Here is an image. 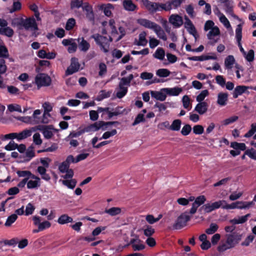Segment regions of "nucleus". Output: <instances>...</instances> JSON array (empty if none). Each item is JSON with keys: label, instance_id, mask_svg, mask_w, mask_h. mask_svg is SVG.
<instances>
[{"label": "nucleus", "instance_id": "49530a36", "mask_svg": "<svg viewBox=\"0 0 256 256\" xmlns=\"http://www.w3.org/2000/svg\"><path fill=\"white\" fill-rule=\"evenodd\" d=\"M219 28L217 26L212 28L207 34L208 38L210 40L212 38V36H218L220 34Z\"/></svg>", "mask_w": 256, "mask_h": 256}, {"label": "nucleus", "instance_id": "72a5a7b5", "mask_svg": "<svg viewBox=\"0 0 256 256\" xmlns=\"http://www.w3.org/2000/svg\"><path fill=\"white\" fill-rule=\"evenodd\" d=\"M13 30L10 27L0 28V34L6 36L8 37H12L14 35Z\"/></svg>", "mask_w": 256, "mask_h": 256}, {"label": "nucleus", "instance_id": "c756f323", "mask_svg": "<svg viewBox=\"0 0 256 256\" xmlns=\"http://www.w3.org/2000/svg\"><path fill=\"white\" fill-rule=\"evenodd\" d=\"M32 131L30 130L26 129L20 133H16V138L18 140L25 139L32 135Z\"/></svg>", "mask_w": 256, "mask_h": 256}, {"label": "nucleus", "instance_id": "20e7f679", "mask_svg": "<svg viewBox=\"0 0 256 256\" xmlns=\"http://www.w3.org/2000/svg\"><path fill=\"white\" fill-rule=\"evenodd\" d=\"M190 220V216L187 212L182 213L176 218L172 225L174 230H180L186 226L188 222Z\"/></svg>", "mask_w": 256, "mask_h": 256}, {"label": "nucleus", "instance_id": "b1692460", "mask_svg": "<svg viewBox=\"0 0 256 256\" xmlns=\"http://www.w3.org/2000/svg\"><path fill=\"white\" fill-rule=\"evenodd\" d=\"M188 59L190 60L194 61H204L208 60H216V56H204L202 55L200 56H194L191 57H188Z\"/></svg>", "mask_w": 256, "mask_h": 256}, {"label": "nucleus", "instance_id": "dca6fc26", "mask_svg": "<svg viewBox=\"0 0 256 256\" xmlns=\"http://www.w3.org/2000/svg\"><path fill=\"white\" fill-rule=\"evenodd\" d=\"M137 22L140 26L152 30L157 24L156 23L145 18L138 19Z\"/></svg>", "mask_w": 256, "mask_h": 256}, {"label": "nucleus", "instance_id": "f3484780", "mask_svg": "<svg viewBox=\"0 0 256 256\" xmlns=\"http://www.w3.org/2000/svg\"><path fill=\"white\" fill-rule=\"evenodd\" d=\"M208 108V104L206 102H199L196 106L194 110L202 115L206 112Z\"/></svg>", "mask_w": 256, "mask_h": 256}, {"label": "nucleus", "instance_id": "c03bdc74", "mask_svg": "<svg viewBox=\"0 0 256 256\" xmlns=\"http://www.w3.org/2000/svg\"><path fill=\"white\" fill-rule=\"evenodd\" d=\"M253 204L252 202H236V208L243 209L246 208L250 207L251 205Z\"/></svg>", "mask_w": 256, "mask_h": 256}, {"label": "nucleus", "instance_id": "7ed1b4c3", "mask_svg": "<svg viewBox=\"0 0 256 256\" xmlns=\"http://www.w3.org/2000/svg\"><path fill=\"white\" fill-rule=\"evenodd\" d=\"M35 84L39 89L42 86H48L52 83L50 77L44 73H39L35 77Z\"/></svg>", "mask_w": 256, "mask_h": 256}, {"label": "nucleus", "instance_id": "774afa93", "mask_svg": "<svg viewBox=\"0 0 256 256\" xmlns=\"http://www.w3.org/2000/svg\"><path fill=\"white\" fill-rule=\"evenodd\" d=\"M245 154H246L251 158L256 160V150L253 148L246 150Z\"/></svg>", "mask_w": 256, "mask_h": 256}, {"label": "nucleus", "instance_id": "7c9ffc66", "mask_svg": "<svg viewBox=\"0 0 256 256\" xmlns=\"http://www.w3.org/2000/svg\"><path fill=\"white\" fill-rule=\"evenodd\" d=\"M146 32H140L139 34L138 41L137 42L136 44L137 46H145L148 43V40H146Z\"/></svg>", "mask_w": 256, "mask_h": 256}, {"label": "nucleus", "instance_id": "cd10ccee", "mask_svg": "<svg viewBox=\"0 0 256 256\" xmlns=\"http://www.w3.org/2000/svg\"><path fill=\"white\" fill-rule=\"evenodd\" d=\"M162 90H163L166 92L167 94L170 96H178L180 92L182 91L181 88H165L162 89Z\"/></svg>", "mask_w": 256, "mask_h": 256}, {"label": "nucleus", "instance_id": "f257e3e1", "mask_svg": "<svg viewBox=\"0 0 256 256\" xmlns=\"http://www.w3.org/2000/svg\"><path fill=\"white\" fill-rule=\"evenodd\" d=\"M225 243L220 245L218 248L219 252H224L228 249L234 248L242 240V235L236 232H233L226 235Z\"/></svg>", "mask_w": 256, "mask_h": 256}, {"label": "nucleus", "instance_id": "e433bc0d", "mask_svg": "<svg viewBox=\"0 0 256 256\" xmlns=\"http://www.w3.org/2000/svg\"><path fill=\"white\" fill-rule=\"evenodd\" d=\"M234 62L235 60L233 56L230 55L228 56L224 60L225 66L228 69L232 68Z\"/></svg>", "mask_w": 256, "mask_h": 256}, {"label": "nucleus", "instance_id": "a19ab883", "mask_svg": "<svg viewBox=\"0 0 256 256\" xmlns=\"http://www.w3.org/2000/svg\"><path fill=\"white\" fill-rule=\"evenodd\" d=\"M41 114V111L40 110H36L34 111L33 115L31 118H32L33 124H38L40 123V118L38 117Z\"/></svg>", "mask_w": 256, "mask_h": 256}, {"label": "nucleus", "instance_id": "13d9d810", "mask_svg": "<svg viewBox=\"0 0 256 256\" xmlns=\"http://www.w3.org/2000/svg\"><path fill=\"white\" fill-rule=\"evenodd\" d=\"M75 24H76L75 20L74 18H69L66 23L65 28L67 30H70L74 28Z\"/></svg>", "mask_w": 256, "mask_h": 256}, {"label": "nucleus", "instance_id": "473e14b6", "mask_svg": "<svg viewBox=\"0 0 256 256\" xmlns=\"http://www.w3.org/2000/svg\"><path fill=\"white\" fill-rule=\"evenodd\" d=\"M112 112H110V118L114 116H117L124 114L125 109L122 106H118L115 109L111 108Z\"/></svg>", "mask_w": 256, "mask_h": 256}, {"label": "nucleus", "instance_id": "0eeeda50", "mask_svg": "<svg viewBox=\"0 0 256 256\" xmlns=\"http://www.w3.org/2000/svg\"><path fill=\"white\" fill-rule=\"evenodd\" d=\"M80 67V64L78 62V58H72L70 65L66 70V76L70 75L76 72H77L78 71Z\"/></svg>", "mask_w": 256, "mask_h": 256}, {"label": "nucleus", "instance_id": "1a4fd4ad", "mask_svg": "<svg viewBox=\"0 0 256 256\" xmlns=\"http://www.w3.org/2000/svg\"><path fill=\"white\" fill-rule=\"evenodd\" d=\"M206 201V198L204 196H200L196 198L194 202L192 204V208H190V213L192 214H194L198 207L203 204Z\"/></svg>", "mask_w": 256, "mask_h": 256}, {"label": "nucleus", "instance_id": "4d7b16f0", "mask_svg": "<svg viewBox=\"0 0 256 256\" xmlns=\"http://www.w3.org/2000/svg\"><path fill=\"white\" fill-rule=\"evenodd\" d=\"M158 11H162L164 10L165 11H170L171 10L170 4H168V2L165 4L158 2Z\"/></svg>", "mask_w": 256, "mask_h": 256}, {"label": "nucleus", "instance_id": "338daca9", "mask_svg": "<svg viewBox=\"0 0 256 256\" xmlns=\"http://www.w3.org/2000/svg\"><path fill=\"white\" fill-rule=\"evenodd\" d=\"M192 130V127L191 126L188 124H186L184 125L183 128H182L181 130V134L184 136H188L191 132Z\"/></svg>", "mask_w": 256, "mask_h": 256}, {"label": "nucleus", "instance_id": "f8f14e48", "mask_svg": "<svg viewBox=\"0 0 256 256\" xmlns=\"http://www.w3.org/2000/svg\"><path fill=\"white\" fill-rule=\"evenodd\" d=\"M184 28L187 30L188 32L192 34L196 39V30L193 24L192 21L190 20V18L186 16H184Z\"/></svg>", "mask_w": 256, "mask_h": 256}, {"label": "nucleus", "instance_id": "9b49d317", "mask_svg": "<svg viewBox=\"0 0 256 256\" xmlns=\"http://www.w3.org/2000/svg\"><path fill=\"white\" fill-rule=\"evenodd\" d=\"M142 0L143 4L150 14H154L158 11V2H152L149 0Z\"/></svg>", "mask_w": 256, "mask_h": 256}, {"label": "nucleus", "instance_id": "09e8293b", "mask_svg": "<svg viewBox=\"0 0 256 256\" xmlns=\"http://www.w3.org/2000/svg\"><path fill=\"white\" fill-rule=\"evenodd\" d=\"M13 2L12 8L10 10V12L12 13L14 12L20 10L22 8V4L19 1H15Z\"/></svg>", "mask_w": 256, "mask_h": 256}, {"label": "nucleus", "instance_id": "a211bd4d", "mask_svg": "<svg viewBox=\"0 0 256 256\" xmlns=\"http://www.w3.org/2000/svg\"><path fill=\"white\" fill-rule=\"evenodd\" d=\"M122 6L124 9L128 12H134L138 8V6L132 0H124L122 2Z\"/></svg>", "mask_w": 256, "mask_h": 256}, {"label": "nucleus", "instance_id": "8fccbe9b", "mask_svg": "<svg viewBox=\"0 0 256 256\" xmlns=\"http://www.w3.org/2000/svg\"><path fill=\"white\" fill-rule=\"evenodd\" d=\"M222 202H224V203H222L221 208L223 209L229 210V209H234L236 208V202H233L231 204H227L225 200H221Z\"/></svg>", "mask_w": 256, "mask_h": 256}, {"label": "nucleus", "instance_id": "39448f33", "mask_svg": "<svg viewBox=\"0 0 256 256\" xmlns=\"http://www.w3.org/2000/svg\"><path fill=\"white\" fill-rule=\"evenodd\" d=\"M222 203H224V202L220 200L212 204H204L200 208V210L202 211L203 210L206 213H210L216 209L221 208Z\"/></svg>", "mask_w": 256, "mask_h": 256}, {"label": "nucleus", "instance_id": "2f4dec72", "mask_svg": "<svg viewBox=\"0 0 256 256\" xmlns=\"http://www.w3.org/2000/svg\"><path fill=\"white\" fill-rule=\"evenodd\" d=\"M122 212L120 208L118 207H112L109 209H106L104 212L111 216H115L119 214Z\"/></svg>", "mask_w": 256, "mask_h": 256}, {"label": "nucleus", "instance_id": "6e6552de", "mask_svg": "<svg viewBox=\"0 0 256 256\" xmlns=\"http://www.w3.org/2000/svg\"><path fill=\"white\" fill-rule=\"evenodd\" d=\"M22 26L26 30H28L30 28L34 30H38L37 24L34 18H29L26 19L23 18Z\"/></svg>", "mask_w": 256, "mask_h": 256}, {"label": "nucleus", "instance_id": "5701e85b", "mask_svg": "<svg viewBox=\"0 0 256 256\" xmlns=\"http://www.w3.org/2000/svg\"><path fill=\"white\" fill-rule=\"evenodd\" d=\"M153 30L156 32V34L160 38L162 39L164 41L167 40V37L164 30L158 24H157L156 25V26L154 28Z\"/></svg>", "mask_w": 256, "mask_h": 256}, {"label": "nucleus", "instance_id": "2eb2a0df", "mask_svg": "<svg viewBox=\"0 0 256 256\" xmlns=\"http://www.w3.org/2000/svg\"><path fill=\"white\" fill-rule=\"evenodd\" d=\"M82 10L86 12V16L90 21L94 20V14L92 7L87 2L84 4Z\"/></svg>", "mask_w": 256, "mask_h": 256}, {"label": "nucleus", "instance_id": "4be33fe9", "mask_svg": "<svg viewBox=\"0 0 256 256\" xmlns=\"http://www.w3.org/2000/svg\"><path fill=\"white\" fill-rule=\"evenodd\" d=\"M162 91V90L161 91H150L151 96L156 100L164 101L166 99V96Z\"/></svg>", "mask_w": 256, "mask_h": 256}, {"label": "nucleus", "instance_id": "f03ea898", "mask_svg": "<svg viewBox=\"0 0 256 256\" xmlns=\"http://www.w3.org/2000/svg\"><path fill=\"white\" fill-rule=\"evenodd\" d=\"M90 38L94 40L96 44L100 46V50L104 53L108 52L110 44L106 36L96 34L91 36Z\"/></svg>", "mask_w": 256, "mask_h": 256}, {"label": "nucleus", "instance_id": "6ab92c4d", "mask_svg": "<svg viewBox=\"0 0 256 256\" xmlns=\"http://www.w3.org/2000/svg\"><path fill=\"white\" fill-rule=\"evenodd\" d=\"M78 48L80 50L86 52L90 49V44L85 40L84 38H78Z\"/></svg>", "mask_w": 256, "mask_h": 256}, {"label": "nucleus", "instance_id": "4c0bfd02", "mask_svg": "<svg viewBox=\"0 0 256 256\" xmlns=\"http://www.w3.org/2000/svg\"><path fill=\"white\" fill-rule=\"evenodd\" d=\"M230 147L236 150H244L246 149V146L244 143H238V142H232Z\"/></svg>", "mask_w": 256, "mask_h": 256}, {"label": "nucleus", "instance_id": "3c124183", "mask_svg": "<svg viewBox=\"0 0 256 256\" xmlns=\"http://www.w3.org/2000/svg\"><path fill=\"white\" fill-rule=\"evenodd\" d=\"M98 112L99 113L102 112V117L104 118V116L106 114H108V118H110V112H112L111 108L109 107H106V108H102V107H98Z\"/></svg>", "mask_w": 256, "mask_h": 256}, {"label": "nucleus", "instance_id": "37998d69", "mask_svg": "<svg viewBox=\"0 0 256 256\" xmlns=\"http://www.w3.org/2000/svg\"><path fill=\"white\" fill-rule=\"evenodd\" d=\"M18 216L16 214H12L9 216L4 224L6 226H10L16 220Z\"/></svg>", "mask_w": 256, "mask_h": 256}, {"label": "nucleus", "instance_id": "aec40b11", "mask_svg": "<svg viewBox=\"0 0 256 256\" xmlns=\"http://www.w3.org/2000/svg\"><path fill=\"white\" fill-rule=\"evenodd\" d=\"M228 100V94L226 92H220L218 95L217 104L220 106L226 104Z\"/></svg>", "mask_w": 256, "mask_h": 256}, {"label": "nucleus", "instance_id": "412c9836", "mask_svg": "<svg viewBox=\"0 0 256 256\" xmlns=\"http://www.w3.org/2000/svg\"><path fill=\"white\" fill-rule=\"evenodd\" d=\"M249 89V86H236L233 92V98H236L242 94Z\"/></svg>", "mask_w": 256, "mask_h": 256}, {"label": "nucleus", "instance_id": "bf43d9fd", "mask_svg": "<svg viewBox=\"0 0 256 256\" xmlns=\"http://www.w3.org/2000/svg\"><path fill=\"white\" fill-rule=\"evenodd\" d=\"M15 118L24 123L33 124L32 118H31L30 116H18L15 117Z\"/></svg>", "mask_w": 256, "mask_h": 256}, {"label": "nucleus", "instance_id": "680f3d73", "mask_svg": "<svg viewBox=\"0 0 256 256\" xmlns=\"http://www.w3.org/2000/svg\"><path fill=\"white\" fill-rule=\"evenodd\" d=\"M114 7L111 4H107L104 8V12L107 16H110L112 14L111 10L114 9Z\"/></svg>", "mask_w": 256, "mask_h": 256}, {"label": "nucleus", "instance_id": "ea45409f", "mask_svg": "<svg viewBox=\"0 0 256 256\" xmlns=\"http://www.w3.org/2000/svg\"><path fill=\"white\" fill-rule=\"evenodd\" d=\"M112 92L110 91L101 90L99 92V94L96 100L98 101H100L104 98H109Z\"/></svg>", "mask_w": 256, "mask_h": 256}, {"label": "nucleus", "instance_id": "de8ad7c7", "mask_svg": "<svg viewBox=\"0 0 256 256\" xmlns=\"http://www.w3.org/2000/svg\"><path fill=\"white\" fill-rule=\"evenodd\" d=\"M170 72L167 69L160 68L156 71V74L160 77H167L170 76Z\"/></svg>", "mask_w": 256, "mask_h": 256}, {"label": "nucleus", "instance_id": "6e6d98bb", "mask_svg": "<svg viewBox=\"0 0 256 256\" xmlns=\"http://www.w3.org/2000/svg\"><path fill=\"white\" fill-rule=\"evenodd\" d=\"M83 2L82 0H74L70 2V8L72 9L74 8H80L84 6Z\"/></svg>", "mask_w": 256, "mask_h": 256}, {"label": "nucleus", "instance_id": "ddd939ff", "mask_svg": "<svg viewBox=\"0 0 256 256\" xmlns=\"http://www.w3.org/2000/svg\"><path fill=\"white\" fill-rule=\"evenodd\" d=\"M52 126H36L37 130L42 131L45 138L49 139L51 138L53 136V133L51 130Z\"/></svg>", "mask_w": 256, "mask_h": 256}, {"label": "nucleus", "instance_id": "a878e982", "mask_svg": "<svg viewBox=\"0 0 256 256\" xmlns=\"http://www.w3.org/2000/svg\"><path fill=\"white\" fill-rule=\"evenodd\" d=\"M72 222L73 218L66 214H62L58 220V222L60 224H67Z\"/></svg>", "mask_w": 256, "mask_h": 256}, {"label": "nucleus", "instance_id": "c9c22d12", "mask_svg": "<svg viewBox=\"0 0 256 256\" xmlns=\"http://www.w3.org/2000/svg\"><path fill=\"white\" fill-rule=\"evenodd\" d=\"M224 6L225 11L227 14H230L234 18H238V17L234 14L232 4L230 2L224 4Z\"/></svg>", "mask_w": 256, "mask_h": 256}, {"label": "nucleus", "instance_id": "69168bd1", "mask_svg": "<svg viewBox=\"0 0 256 256\" xmlns=\"http://www.w3.org/2000/svg\"><path fill=\"white\" fill-rule=\"evenodd\" d=\"M154 230L152 226H147L146 228L144 230V234L146 236L150 237L154 234Z\"/></svg>", "mask_w": 256, "mask_h": 256}, {"label": "nucleus", "instance_id": "9d476101", "mask_svg": "<svg viewBox=\"0 0 256 256\" xmlns=\"http://www.w3.org/2000/svg\"><path fill=\"white\" fill-rule=\"evenodd\" d=\"M168 21L174 28H180L184 22L181 16L178 14H172L170 15L168 18Z\"/></svg>", "mask_w": 256, "mask_h": 256}, {"label": "nucleus", "instance_id": "393cba45", "mask_svg": "<svg viewBox=\"0 0 256 256\" xmlns=\"http://www.w3.org/2000/svg\"><path fill=\"white\" fill-rule=\"evenodd\" d=\"M34 146L32 145L29 146L26 152V156L24 157V162H29L32 158L35 156L34 152Z\"/></svg>", "mask_w": 256, "mask_h": 256}, {"label": "nucleus", "instance_id": "5fc2aeb1", "mask_svg": "<svg viewBox=\"0 0 256 256\" xmlns=\"http://www.w3.org/2000/svg\"><path fill=\"white\" fill-rule=\"evenodd\" d=\"M208 92L206 90H202L200 93L196 96V101L198 102H203V100L206 96L208 95Z\"/></svg>", "mask_w": 256, "mask_h": 256}, {"label": "nucleus", "instance_id": "0e129e2a", "mask_svg": "<svg viewBox=\"0 0 256 256\" xmlns=\"http://www.w3.org/2000/svg\"><path fill=\"white\" fill-rule=\"evenodd\" d=\"M256 132V123H254L251 124V128L246 132L244 136L245 138H250L254 135Z\"/></svg>", "mask_w": 256, "mask_h": 256}, {"label": "nucleus", "instance_id": "58836bf2", "mask_svg": "<svg viewBox=\"0 0 256 256\" xmlns=\"http://www.w3.org/2000/svg\"><path fill=\"white\" fill-rule=\"evenodd\" d=\"M182 121L179 119L174 120L170 125V130L174 131H178L180 128Z\"/></svg>", "mask_w": 256, "mask_h": 256}, {"label": "nucleus", "instance_id": "bb28decb", "mask_svg": "<svg viewBox=\"0 0 256 256\" xmlns=\"http://www.w3.org/2000/svg\"><path fill=\"white\" fill-rule=\"evenodd\" d=\"M250 216V214L240 217L238 218H234L230 220V222L233 224H244L248 220V218Z\"/></svg>", "mask_w": 256, "mask_h": 256}, {"label": "nucleus", "instance_id": "4468645a", "mask_svg": "<svg viewBox=\"0 0 256 256\" xmlns=\"http://www.w3.org/2000/svg\"><path fill=\"white\" fill-rule=\"evenodd\" d=\"M236 37L240 51L242 52L243 55H246V52L243 48L240 42L242 38V26L240 24H239L237 26L236 28Z\"/></svg>", "mask_w": 256, "mask_h": 256}, {"label": "nucleus", "instance_id": "864d4df0", "mask_svg": "<svg viewBox=\"0 0 256 256\" xmlns=\"http://www.w3.org/2000/svg\"><path fill=\"white\" fill-rule=\"evenodd\" d=\"M218 228L216 224L212 223L210 224V228L206 230V232L208 234H212L217 231Z\"/></svg>", "mask_w": 256, "mask_h": 256}, {"label": "nucleus", "instance_id": "a18cd8bd", "mask_svg": "<svg viewBox=\"0 0 256 256\" xmlns=\"http://www.w3.org/2000/svg\"><path fill=\"white\" fill-rule=\"evenodd\" d=\"M120 90L116 92V96L118 98H123L128 92V88L125 86H118Z\"/></svg>", "mask_w": 256, "mask_h": 256}, {"label": "nucleus", "instance_id": "c85d7f7f", "mask_svg": "<svg viewBox=\"0 0 256 256\" xmlns=\"http://www.w3.org/2000/svg\"><path fill=\"white\" fill-rule=\"evenodd\" d=\"M216 10H218V13H216V14L219 16L220 22L223 24L226 28H229L230 27V24L225 16L222 14L218 8H216Z\"/></svg>", "mask_w": 256, "mask_h": 256}, {"label": "nucleus", "instance_id": "79ce46f5", "mask_svg": "<svg viewBox=\"0 0 256 256\" xmlns=\"http://www.w3.org/2000/svg\"><path fill=\"white\" fill-rule=\"evenodd\" d=\"M9 53L8 48L4 45H0V58H8Z\"/></svg>", "mask_w": 256, "mask_h": 256}, {"label": "nucleus", "instance_id": "e2e57ef3", "mask_svg": "<svg viewBox=\"0 0 256 256\" xmlns=\"http://www.w3.org/2000/svg\"><path fill=\"white\" fill-rule=\"evenodd\" d=\"M193 132L196 134H201L204 132V127L202 125L198 124L194 126L193 128Z\"/></svg>", "mask_w": 256, "mask_h": 256}, {"label": "nucleus", "instance_id": "423d86ee", "mask_svg": "<svg viewBox=\"0 0 256 256\" xmlns=\"http://www.w3.org/2000/svg\"><path fill=\"white\" fill-rule=\"evenodd\" d=\"M100 128L102 130L106 129V127L104 128V122L102 120L96 122L94 124L88 126L83 129L82 132H94L98 130Z\"/></svg>", "mask_w": 256, "mask_h": 256}, {"label": "nucleus", "instance_id": "052dcab7", "mask_svg": "<svg viewBox=\"0 0 256 256\" xmlns=\"http://www.w3.org/2000/svg\"><path fill=\"white\" fill-rule=\"evenodd\" d=\"M146 120L144 118V115L142 114H139L136 118L134 122L132 124V126H135L141 122H145Z\"/></svg>", "mask_w": 256, "mask_h": 256}, {"label": "nucleus", "instance_id": "603ef678", "mask_svg": "<svg viewBox=\"0 0 256 256\" xmlns=\"http://www.w3.org/2000/svg\"><path fill=\"white\" fill-rule=\"evenodd\" d=\"M164 50L162 48H158L154 54V56L158 59L162 60L164 58Z\"/></svg>", "mask_w": 256, "mask_h": 256}, {"label": "nucleus", "instance_id": "f704fd0d", "mask_svg": "<svg viewBox=\"0 0 256 256\" xmlns=\"http://www.w3.org/2000/svg\"><path fill=\"white\" fill-rule=\"evenodd\" d=\"M76 182H77L76 179H71L70 180H62V182L64 186L70 189H74L75 188Z\"/></svg>", "mask_w": 256, "mask_h": 256}]
</instances>
